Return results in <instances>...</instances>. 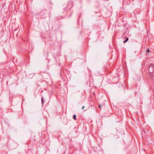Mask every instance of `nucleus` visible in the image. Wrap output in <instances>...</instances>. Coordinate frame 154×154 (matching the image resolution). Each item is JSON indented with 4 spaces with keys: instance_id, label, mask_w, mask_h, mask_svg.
<instances>
[{
    "instance_id": "nucleus-1",
    "label": "nucleus",
    "mask_w": 154,
    "mask_h": 154,
    "mask_svg": "<svg viewBox=\"0 0 154 154\" xmlns=\"http://www.w3.org/2000/svg\"><path fill=\"white\" fill-rule=\"evenodd\" d=\"M41 101H42V105L44 104V99L43 97H42L41 98Z\"/></svg>"
},
{
    "instance_id": "nucleus-2",
    "label": "nucleus",
    "mask_w": 154,
    "mask_h": 154,
    "mask_svg": "<svg viewBox=\"0 0 154 154\" xmlns=\"http://www.w3.org/2000/svg\"><path fill=\"white\" fill-rule=\"evenodd\" d=\"M128 38H126L125 40V41H124L123 43H126V42H127L128 41Z\"/></svg>"
},
{
    "instance_id": "nucleus-3",
    "label": "nucleus",
    "mask_w": 154,
    "mask_h": 154,
    "mask_svg": "<svg viewBox=\"0 0 154 154\" xmlns=\"http://www.w3.org/2000/svg\"><path fill=\"white\" fill-rule=\"evenodd\" d=\"M73 119L74 120H75L76 119V116L75 115V114L73 116Z\"/></svg>"
},
{
    "instance_id": "nucleus-4",
    "label": "nucleus",
    "mask_w": 154,
    "mask_h": 154,
    "mask_svg": "<svg viewBox=\"0 0 154 154\" xmlns=\"http://www.w3.org/2000/svg\"><path fill=\"white\" fill-rule=\"evenodd\" d=\"M149 49H148L146 51V52L148 53V52H149Z\"/></svg>"
},
{
    "instance_id": "nucleus-5",
    "label": "nucleus",
    "mask_w": 154,
    "mask_h": 154,
    "mask_svg": "<svg viewBox=\"0 0 154 154\" xmlns=\"http://www.w3.org/2000/svg\"><path fill=\"white\" fill-rule=\"evenodd\" d=\"M85 108V106H83L82 107V110H83L84 109V108Z\"/></svg>"
},
{
    "instance_id": "nucleus-6",
    "label": "nucleus",
    "mask_w": 154,
    "mask_h": 154,
    "mask_svg": "<svg viewBox=\"0 0 154 154\" xmlns=\"http://www.w3.org/2000/svg\"><path fill=\"white\" fill-rule=\"evenodd\" d=\"M101 105H99V107L100 109L101 108Z\"/></svg>"
}]
</instances>
